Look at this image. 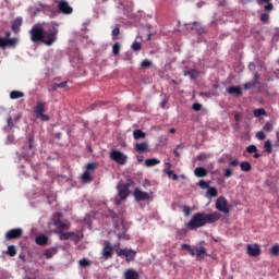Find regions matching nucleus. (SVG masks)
I'll use <instances>...</instances> for the list:
<instances>
[{"mask_svg":"<svg viewBox=\"0 0 279 279\" xmlns=\"http://www.w3.org/2000/svg\"><path fill=\"white\" fill-rule=\"evenodd\" d=\"M130 186H132V183L118 184L117 189L120 199H128V196L130 195Z\"/></svg>","mask_w":279,"mask_h":279,"instance_id":"obj_6","label":"nucleus"},{"mask_svg":"<svg viewBox=\"0 0 279 279\" xmlns=\"http://www.w3.org/2000/svg\"><path fill=\"white\" fill-rule=\"evenodd\" d=\"M58 10L61 14H73V8L64 0L58 2Z\"/></svg>","mask_w":279,"mask_h":279,"instance_id":"obj_12","label":"nucleus"},{"mask_svg":"<svg viewBox=\"0 0 279 279\" xmlns=\"http://www.w3.org/2000/svg\"><path fill=\"white\" fill-rule=\"evenodd\" d=\"M120 51H121V44L116 43L112 46V53H113V56H119Z\"/></svg>","mask_w":279,"mask_h":279,"instance_id":"obj_35","label":"nucleus"},{"mask_svg":"<svg viewBox=\"0 0 279 279\" xmlns=\"http://www.w3.org/2000/svg\"><path fill=\"white\" fill-rule=\"evenodd\" d=\"M260 21H262V23H267V21H269V14L262 13L260 14Z\"/></svg>","mask_w":279,"mask_h":279,"instance_id":"obj_48","label":"nucleus"},{"mask_svg":"<svg viewBox=\"0 0 279 279\" xmlns=\"http://www.w3.org/2000/svg\"><path fill=\"white\" fill-rule=\"evenodd\" d=\"M7 141L8 143H14V135L13 134L8 135Z\"/></svg>","mask_w":279,"mask_h":279,"instance_id":"obj_59","label":"nucleus"},{"mask_svg":"<svg viewBox=\"0 0 279 279\" xmlns=\"http://www.w3.org/2000/svg\"><path fill=\"white\" fill-rule=\"evenodd\" d=\"M166 169H167V171H169V169H171V162H166Z\"/></svg>","mask_w":279,"mask_h":279,"instance_id":"obj_64","label":"nucleus"},{"mask_svg":"<svg viewBox=\"0 0 279 279\" xmlns=\"http://www.w3.org/2000/svg\"><path fill=\"white\" fill-rule=\"evenodd\" d=\"M195 256H196V260H203L204 256H206V247L204 246H195Z\"/></svg>","mask_w":279,"mask_h":279,"instance_id":"obj_17","label":"nucleus"},{"mask_svg":"<svg viewBox=\"0 0 279 279\" xmlns=\"http://www.w3.org/2000/svg\"><path fill=\"white\" fill-rule=\"evenodd\" d=\"M221 219V214L214 211L211 214L196 213L192 219L186 223L187 230H197L198 228H204L208 223H215Z\"/></svg>","mask_w":279,"mask_h":279,"instance_id":"obj_2","label":"nucleus"},{"mask_svg":"<svg viewBox=\"0 0 279 279\" xmlns=\"http://www.w3.org/2000/svg\"><path fill=\"white\" fill-rule=\"evenodd\" d=\"M178 234L184 236V235H186V230L182 229V230L178 231Z\"/></svg>","mask_w":279,"mask_h":279,"instance_id":"obj_62","label":"nucleus"},{"mask_svg":"<svg viewBox=\"0 0 279 279\" xmlns=\"http://www.w3.org/2000/svg\"><path fill=\"white\" fill-rule=\"evenodd\" d=\"M192 110H194L195 112H199V110H202V104H198V102L193 104Z\"/></svg>","mask_w":279,"mask_h":279,"instance_id":"obj_45","label":"nucleus"},{"mask_svg":"<svg viewBox=\"0 0 279 279\" xmlns=\"http://www.w3.org/2000/svg\"><path fill=\"white\" fill-rule=\"evenodd\" d=\"M82 180H83V182H85L86 184H88L89 182H93V175H90V172L85 171V172L82 174Z\"/></svg>","mask_w":279,"mask_h":279,"instance_id":"obj_31","label":"nucleus"},{"mask_svg":"<svg viewBox=\"0 0 279 279\" xmlns=\"http://www.w3.org/2000/svg\"><path fill=\"white\" fill-rule=\"evenodd\" d=\"M8 256L14 257L16 255V246L14 245H9L7 250Z\"/></svg>","mask_w":279,"mask_h":279,"instance_id":"obj_34","label":"nucleus"},{"mask_svg":"<svg viewBox=\"0 0 279 279\" xmlns=\"http://www.w3.org/2000/svg\"><path fill=\"white\" fill-rule=\"evenodd\" d=\"M270 253L272 254V256H279V244H275V245L270 248Z\"/></svg>","mask_w":279,"mask_h":279,"instance_id":"obj_40","label":"nucleus"},{"mask_svg":"<svg viewBox=\"0 0 279 279\" xmlns=\"http://www.w3.org/2000/svg\"><path fill=\"white\" fill-rule=\"evenodd\" d=\"M254 83L253 82H250V83H245L244 84V88H245V90H250L251 88H254Z\"/></svg>","mask_w":279,"mask_h":279,"instance_id":"obj_52","label":"nucleus"},{"mask_svg":"<svg viewBox=\"0 0 279 279\" xmlns=\"http://www.w3.org/2000/svg\"><path fill=\"white\" fill-rule=\"evenodd\" d=\"M131 49H133V51H141V49H143V45L138 41H134L131 46Z\"/></svg>","mask_w":279,"mask_h":279,"instance_id":"obj_36","label":"nucleus"},{"mask_svg":"<svg viewBox=\"0 0 279 279\" xmlns=\"http://www.w3.org/2000/svg\"><path fill=\"white\" fill-rule=\"evenodd\" d=\"M240 168H241V171H244V172H248V171H252V163H250L248 161H242L240 163Z\"/></svg>","mask_w":279,"mask_h":279,"instance_id":"obj_25","label":"nucleus"},{"mask_svg":"<svg viewBox=\"0 0 279 279\" xmlns=\"http://www.w3.org/2000/svg\"><path fill=\"white\" fill-rule=\"evenodd\" d=\"M263 130H264V132H272L274 131V124L271 122H266Z\"/></svg>","mask_w":279,"mask_h":279,"instance_id":"obj_38","label":"nucleus"},{"mask_svg":"<svg viewBox=\"0 0 279 279\" xmlns=\"http://www.w3.org/2000/svg\"><path fill=\"white\" fill-rule=\"evenodd\" d=\"M145 165L147 167H156V165H160V160H158L156 158L146 159Z\"/></svg>","mask_w":279,"mask_h":279,"instance_id":"obj_30","label":"nucleus"},{"mask_svg":"<svg viewBox=\"0 0 279 279\" xmlns=\"http://www.w3.org/2000/svg\"><path fill=\"white\" fill-rule=\"evenodd\" d=\"M194 173H195L196 178H206V175H208V171L202 167H197L194 170Z\"/></svg>","mask_w":279,"mask_h":279,"instance_id":"obj_22","label":"nucleus"},{"mask_svg":"<svg viewBox=\"0 0 279 279\" xmlns=\"http://www.w3.org/2000/svg\"><path fill=\"white\" fill-rule=\"evenodd\" d=\"M47 108V102L38 101L34 107V112L37 119H41V121H49V116L45 114Z\"/></svg>","mask_w":279,"mask_h":279,"instance_id":"obj_3","label":"nucleus"},{"mask_svg":"<svg viewBox=\"0 0 279 279\" xmlns=\"http://www.w3.org/2000/svg\"><path fill=\"white\" fill-rule=\"evenodd\" d=\"M234 120L239 123V121H241V116L239 113H236L234 116Z\"/></svg>","mask_w":279,"mask_h":279,"instance_id":"obj_63","label":"nucleus"},{"mask_svg":"<svg viewBox=\"0 0 279 279\" xmlns=\"http://www.w3.org/2000/svg\"><path fill=\"white\" fill-rule=\"evenodd\" d=\"M260 245L258 244H247L246 245V254H248L252 258H256V256H260L262 254Z\"/></svg>","mask_w":279,"mask_h":279,"instance_id":"obj_9","label":"nucleus"},{"mask_svg":"<svg viewBox=\"0 0 279 279\" xmlns=\"http://www.w3.org/2000/svg\"><path fill=\"white\" fill-rule=\"evenodd\" d=\"M56 254H58V247L53 246V247H50V248H46L44 251V256L46 258H53V256H56Z\"/></svg>","mask_w":279,"mask_h":279,"instance_id":"obj_21","label":"nucleus"},{"mask_svg":"<svg viewBox=\"0 0 279 279\" xmlns=\"http://www.w3.org/2000/svg\"><path fill=\"white\" fill-rule=\"evenodd\" d=\"M112 254H114V247L111 246L110 242H106L102 248V256L108 260V258H112Z\"/></svg>","mask_w":279,"mask_h":279,"instance_id":"obj_13","label":"nucleus"},{"mask_svg":"<svg viewBox=\"0 0 279 279\" xmlns=\"http://www.w3.org/2000/svg\"><path fill=\"white\" fill-rule=\"evenodd\" d=\"M267 5L264 7V10L266 12H271V10H274V4L271 2H266Z\"/></svg>","mask_w":279,"mask_h":279,"instance_id":"obj_49","label":"nucleus"},{"mask_svg":"<svg viewBox=\"0 0 279 279\" xmlns=\"http://www.w3.org/2000/svg\"><path fill=\"white\" fill-rule=\"evenodd\" d=\"M35 243L37 245H41L43 247H45V245H47V243H49V238L45 234L38 235L35 239Z\"/></svg>","mask_w":279,"mask_h":279,"instance_id":"obj_20","label":"nucleus"},{"mask_svg":"<svg viewBox=\"0 0 279 279\" xmlns=\"http://www.w3.org/2000/svg\"><path fill=\"white\" fill-rule=\"evenodd\" d=\"M256 138H258V141H265V138H266L265 132H263V131L257 132Z\"/></svg>","mask_w":279,"mask_h":279,"instance_id":"obj_46","label":"nucleus"},{"mask_svg":"<svg viewBox=\"0 0 279 279\" xmlns=\"http://www.w3.org/2000/svg\"><path fill=\"white\" fill-rule=\"evenodd\" d=\"M153 62L149 61V59H144L141 63L142 69H149L151 66Z\"/></svg>","mask_w":279,"mask_h":279,"instance_id":"obj_37","label":"nucleus"},{"mask_svg":"<svg viewBox=\"0 0 279 279\" xmlns=\"http://www.w3.org/2000/svg\"><path fill=\"white\" fill-rule=\"evenodd\" d=\"M119 34H120L119 27H116L112 29V38H117V36H119Z\"/></svg>","mask_w":279,"mask_h":279,"instance_id":"obj_54","label":"nucleus"},{"mask_svg":"<svg viewBox=\"0 0 279 279\" xmlns=\"http://www.w3.org/2000/svg\"><path fill=\"white\" fill-rule=\"evenodd\" d=\"M133 196L135 202H147V199H149V193L141 191L138 187L134 190Z\"/></svg>","mask_w":279,"mask_h":279,"instance_id":"obj_11","label":"nucleus"},{"mask_svg":"<svg viewBox=\"0 0 279 279\" xmlns=\"http://www.w3.org/2000/svg\"><path fill=\"white\" fill-rule=\"evenodd\" d=\"M58 84H51L49 87H48V90L50 93H56V90H58Z\"/></svg>","mask_w":279,"mask_h":279,"instance_id":"obj_50","label":"nucleus"},{"mask_svg":"<svg viewBox=\"0 0 279 279\" xmlns=\"http://www.w3.org/2000/svg\"><path fill=\"white\" fill-rule=\"evenodd\" d=\"M198 186L202 187V189H209L210 187V182H206L204 180H201L198 182Z\"/></svg>","mask_w":279,"mask_h":279,"instance_id":"obj_42","label":"nucleus"},{"mask_svg":"<svg viewBox=\"0 0 279 279\" xmlns=\"http://www.w3.org/2000/svg\"><path fill=\"white\" fill-rule=\"evenodd\" d=\"M28 34L33 43H43L46 47H51L58 41V27L56 26L45 29V27L40 25H34Z\"/></svg>","mask_w":279,"mask_h":279,"instance_id":"obj_1","label":"nucleus"},{"mask_svg":"<svg viewBox=\"0 0 279 279\" xmlns=\"http://www.w3.org/2000/svg\"><path fill=\"white\" fill-rule=\"evenodd\" d=\"M58 219H54L53 220V226L57 227V229L59 231H56V234H58V232H64V230H70L71 229V225L66 221H62L60 220V217H62V214H58Z\"/></svg>","mask_w":279,"mask_h":279,"instance_id":"obj_8","label":"nucleus"},{"mask_svg":"<svg viewBox=\"0 0 279 279\" xmlns=\"http://www.w3.org/2000/svg\"><path fill=\"white\" fill-rule=\"evenodd\" d=\"M258 80H260V76H258V73H255L253 81H251V82L256 86V84H258Z\"/></svg>","mask_w":279,"mask_h":279,"instance_id":"obj_53","label":"nucleus"},{"mask_svg":"<svg viewBox=\"0 0 279 279\" xmlns=\"http://www.w3.org/2000/svg\"><path fill=\"white\" fill-rule=\"evenodd\" d=\"M70 239L74 241V243H78V241L82 239V232H70Z\"/></svg>","mask_w":279,"mask_h":279,"instance_id":"obj_28","label":"nucleus"},{"mask_svg":"<svg viewBox=\"0 0 279 279\" xmlns=\"http://www.w3.org/2000/svg\"><path fill=\"white\" fill-rule=\"evenodd\" d=\"M168 101H169V100H168L167 98H163V99L160 101V104H159L160 108H167Z\"/></svg>","mask_w":279,"mask_h":279,"instance_id":"obj_56","label":"nucleus"},{"mask_svg":"<svg viewBox=\"0 0 279 279\" xmlns=\"http://www.w3.org/2000/svg\"><path fill=\"white\" fill-rule=\"evenodd\" d=\"M239 159H230L229 167H239Z\"/></svg>","mask_w":279,"mask_h":279,"instance_id":"obj_47","label":"nucleus"},{"mask_svg":"<svg viewBox=\"0 0 279 279\" xmlns=\"http://www.w3.org/2000/svg\"><path fill=\"white\" fill-rule=\"evenodd\" d=\"M22 25H23V17H16L11 24L12 32H14V34H19V32H21Z\"/></svg>","mask_w":279,"mask_h":279,"instance_id":"obj_15","label":"nucleus"},{"mask_svg":"<svg viewBox=\"0 0 279 279\" xmlns=\"http://www.w3.org/2000/svg\"><path fill=\"white\" fill-rule=\"evenodd\" d=\"M95 169H97V163L90 162V163L86 165V170L85 171H88L90 173V171H95Z\"/></svg>","mask_w":279,"mask_h":279,"instance_id":"obj_41","label":"nucleus"},{"mask_svg":"<svg viewBox=\"0 0 279 279\" xmlns=\"http://www.w3.org/2000/svg\"><path fill=\"white\" fill-rule=\"evenodd\" d=\"M216 209L220 213H225V215H228L230 213V207H228V199L226 197L220 196L216 201Z\"/></svg>","mask_w":279,"mask_h":279,"instance_id":"obj_7","label":"nucleus"},{"mask_svg":"<svg viewBox=\"0 0 279 279\" xmlns=\"http://www.w3.org/2000/svg\"><path fill=\"white\" fill-rule=\"evenodd\" d=\"M145 136H147V134L141 129L133 131V137L135 141H140V138H145Z\"/></svg>","mask_w":279,"mask_h":279,"instance_id":"obj_23","label":"nucleus"},{"mask_svg":"<svg viewBox=\"0 0 279 279\" xmlns=\"http://www.w3.org/2000/svg\"><path fill=\"white\" fill-rule=\"evenodd\" d=\"M207 195H209V197H217L219 195L217 187H207Z\"/></svg>","mask_w":279,"mask_h":279,"instance_id":"obj_33","label":"nucleus"},{"mask_svg":"<svg viewBox=\"0 0 279 279\" xmlns=\"http://www.w3.org/2000/svg\"><path fill=\"white\" fill-rule=\"evenodd\" d=\"M227 93L229 95H234V97H241L243 95V89H241L239 86H229L227 88Z\"/></svg>","mask_w":279,"mask_h":279,"instance_id":"obj_16","label":"nucleus"},{"mask_svg":"<svg viewBox=\"0 0 279 279\" xmlns=\"http://www.w3.org/2000/svg\"><path fill=\"white\" fill-rule=\"evenodd\" d=\"M165 173H167L168 178H172L173 177V170H167L165 169Z\"/></svg>","mask_w":279,"mask_h":279,"instance_id":"obj_58","label":"nucleus"},{"mask_svg":"<svg viewBox=\"0 0 279 279\" xmlns=\"http://www.w3.org/2000/svg\"><path fill=\"white\" fill-rule=\"evenodd\" d=\"M225 178H232V170L231 169H226L225 170Z\"/></svg>","mask_w":279,"mask_h":279,"instance_id":"obj_57","label":"nucleus"},{"mask_svg":"<svg viewBox=\"0 0 279 279\" xmlns=\"http://www.w3.org/2000/svg\"><path fill=\"white\" fill-rule=\"evenodd\" d=\"M110 158H111V160L117 162V165H122L123 166L128 162L126 155L121 153V150H117V149L111 150L110 151Z\"/></svg>","mask_w":279,"mask_h":279,"instance_id":"obj_5","label":"nucleus"},{"mask_svg":"<svg viewBox=\"0 0 279 279\" xmlns=\"http://www.w3.org/2000/svg\"><path fill=\"white\" fill-rule=\"evenodd\" d=\"M117 256H124L126 258V263H132L134 258H136V251L132 248H117Z\"/></svg>","mask_w":279,"mask_h":279,"instance_id":"obj_4","label":"nucleus"},{"mask_svg":"<svg viewBox=\"0 0 279 279\" xmlns=\"http://www.w3.org/2000/svg\"><path fill=\"white\" fill-rule=\"evenodd\" d=\"M264 149L267 154H271V151H274V147L271 146V141L267 140L264 143Z\"/></svg>","mask_w":279,"mask_h":279,"instance_id":"obj_32","label":"nucleus"},{"mask_svg":"<svg viewBox=\"0 0 279 279\" xmlns=\"http://www.w3.org/2000/svg\"><path fill=\"white\" fill-rule=\"evenodd\" d=\"M57 234H59L60 241H69L71 239V232L58 231Z\"/></svg>","mask_w":279,"mask_h":279,"instance_id":"obj_29","label":"nucleus"},{"mask_svg":"<svg viewBox=\"0 0 279 279\" xmlns=\"http://www.w3.org/2000/svg\"><path fill=\"white\" fill-rule=\"evenodd\" d=\"M183 75L185 77L189 76L190 80H197V77H199V71H197L195 69L184 70L183 71Z\"/></svg>","mask_w":279,"mask_h":279,"instance_id":"obj_18","label":"nucleus"},{"mask_svg":"<svg viewBox=\"0 0 279 279\" xmlns=\"http://www.w3.org/2000/svg\"><path fill=\"white\" fill-rule=\"evenodd\" d=\"M135 150H137L140 154H143L145 151H149V143L143 142L140 144H135Z\"/></svg>","mask_w":279,"mask_h":279,"instance_id":"obj_19","label":"nucleus"},{"mask_svg":"<svg viewBox=\"0 0 279 279\" xmlns=\"http://www.w3.org/2000/svg\"><path fill=\"white\" fill-rule=\"evenodd\" d=\"M28 141V149H34V135H29L27 137Z\"/></svg>","mask_w":279,"mask_h":279,"instance_id":"obj_43","label":"nucleus"},{"mask_svg":"<svg viewBox=\"0 0 279 279\" xmlns=\"http://www.w3.org/2000/svg\"><path fill=\"white\" fill-rule=\"evenodd\" d=\"M58 88H66V82L57 84Z\"/></svg>","mask_w":279,"mask_h":279,"instance_id":"obj_60","label":"nucleus"},{"mask_svg":"<svg viewBox=\"0 0 279 279\" xmlns=\"http://www.w3.org/2000/svg\"><path fill=\"white\" fill-rule=\"evenodd\" d=\"M271 0H257L258 5H263V3H269Z\"/></svg>","mask_w":279,"mask_h":279,"instance_id":"obj_61","label":"nucleus"},{"mask_svg":"<svg viewBox=\"0 0 279 279\" xmlns=\"http://www.w3.org/2000/svg\"><path fill=\"white\" fill-rule=\"evenodd\" d=\"M7 123H8V125H9V128L12 130V128H14V122L12 121V117H9L8 119H7Z\"/></svg>","mask_w":279,"mask_h":279,"instance_id":"obj_55","label":"nucleus"},{"mask_svg":"<svg viewBox=\"0 0 279 279\" xmlns=\"http://www.w3.org/2000/svg\"><path fill=\"white\" fill-rule=\"evenodd\" d=\"M246 151L247 154H256V151H258V148L256 147V145L252 144L248 147H246Z\"/></svg>","mask_w":279,"mask_h":279,"instance_id":"obj_39","label":"nucleus"},{"mask_svg":"<svg viewBox=\"0 0 279 279\" xmlns=\"http://www.w3.org/2000/svg\"><path fill=\"white\" fill-rule=\"evenodd\" d=\"M23 236V229H12L5 233L7 241H14Z\"/></svg>","mask_w":279,"mask_h":279,"instance_id":"obj_10","label":"nucleus"},{"mask_svg":"<svg viewBox=\"0 0 279 279\" xmlns=\"http://www.w3.org/2000/svg\"><path fill=\"white\" fill-rule=\"evenodd\" d=\"M124 279H141V275L133 268H129L124 271Z\"/></svg>","mask_w":279,"mask_h":279,"instance_id":"obj_14","label":"nucleus"},{"mask_svg":"<svg viewBox=\"0 0 279 279\" xmlns=\"http://www.w3.org/2000/svg\"><path fill=\"white\" fill-rule=\"evenodd\" d=\"M21 97H25V94L23 92L12 90L10 93V99H21Z\"/></svg>","mask_w":279,"mask_h":279,"instance_id":"obj_26","label":"nucleus"},{"mask_svg":"<svg viewBox=\"0 0 279 279\" xmlns=\"http://www.w3.org/2000/svg\"><path fill=\"white\" fill-rule=\"evenodd\" d=\"M80 267H83V269H86V267H90V265H93V262L88 258H82L78 262Z\"/></svg>","mask_w":279,"mask_h":279,"instance_id":"obj_27","label":"nucleus"},{"mask_svg":"<svg viewBox=\"0 0 279 279\" xmlns=\"http://www.w3.org/2000/svg\"><path fill=\"white\" fill-rule=\"evenodd\" d=\"M183 213L185 215V217H189V215H191V207L189 206H183Z\"/></svg>","mask_w":279,"mask_h":279,"instance_id":"obj_51","label":"nucleus"},{"mask_svg":"<svg viewBox=\"0 0 279 279\" xmlns=\"http://www.w3.org/2000/svg\"><path fill=\"white\" fill-rule=\"evenodd\" d=\"M195 247L196 246H191L190 244H182L181 250H186L189 252L190 256H195Z\"/></svg>","mask_w":279,"mask_h":279,"instance_id":"obj_24","label":"nucleus"},{"mask_svg":"<svg viewBox=\"0 0 279 279\" xmlns=\"http://www.w3.org/2000/svg\"><path fill=\"white\" fill-rule=\"evenodd\" d=\"M263 114H265V109L260 108V109H255L254 110V116L255 117H263Z\"/></svg>","mask_w":279,"mask_h":279,"instance_id":"obj_44","label":"nucleus"}]
</instances>
